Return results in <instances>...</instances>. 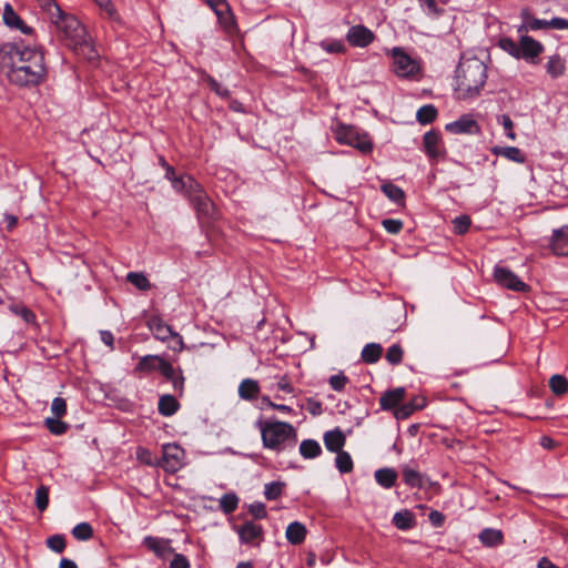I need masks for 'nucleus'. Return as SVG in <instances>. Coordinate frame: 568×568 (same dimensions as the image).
Listing matches in <instances>:
<instances>
[{
    "mask_svg": "<svg viewBox=\"0 0 568 568\" xmlns=\"http://www.w3.org/2000/svg\"><path fill=\"white\" fill-rule=\"evenodd\" d=\"M2 61L9 65L8 79L19 87L40 84L47 75L43 52L22 42L6 43L1 48Z\"/></svg>",
    "mask_w": 568,
    "mask_h": 568,
    "instance_id": "nucleus-1",
    "label": "nucleus"
},
{
    "mask_svg": "<svg viewBox=\"0 0 568 568\" xmlns=\"http://www.w3.org/2000/svg\"><path fill=\"white\" fill-rule=\"evenodd\" d=\"M487 80V67L478 58L462 59L455 75V93L459 100H470L479 95Z\"/></svg>",
    "mask_w": 568,
    "mask_h": 568,
    "instance_id": "nucleus-2",
    "label": "nucleus"
},
{
    "mask_svg": "<svg viewBox=\"0 0 568 568\" xmlns=\"http://www.w3.org/2000/svg\"><path fill=\"white\" fill-rule=\"evenodd\" d=\"M264 448L281 453L292 448L297 442V432L293 425L281 420H257Z\"/></svg>",
    "mask_w": 568,
    "mask_h": 568,
    "instance_id": "nucleus-3",
    "label": "nucleus"
},
{
    "mask_svg": "<svg viewBox=\"0 0 568 568\" xmlns=\"http://www.w3.org/2000/svg\"><path fill=\"white\" fill-rule=\"evenodd\" d=\"M51 23L55 26L60 39L67 47L73 50L90 47L85 28L74 16L62 11V14L53 18Z\"/></svg>",
    "mask_w": 568,
    "mask_h": 568,
    "instance_id": "nucleus-4",
    "label": "nucleus"
},
{
    "mask_svg": "<svg viewBox=\"0 0 568 568\" xmlns=\"http://www.w3.org/2000/svg\"><path fill=\"white\" fill-rule=\"evenodd\" d=\"M390 55L393 59V71L397 77L412 79L420 73V62L410 57L403 48H393Z\"/></svg>",
    "mask_w": 568,
    "mask_h": 568,
    "instance_id": "nucleus-5",
    "label": "nucleus"
},
{
    "mask_svg": "<svg viewBox=\"0 0 568 568\" xmlns=\"http://www.w3.org/2000/svg\"><path fill=\"white\" fill-rule=\"evenodd\" d=\"M335 138L338 143L356 148L363 153H368L373 149L369 136L353 125H338Z\"/></svg>",
    "mask_w": 568,
    "mask_h": 568,
    "instance_id": "nucleus-6",
    "label": "nucleus"
},
{
    "mask_svg": "<svg viewBox=\"0 0 568 568\" xmlns=\"http://www.w3.org/2000/svg\"><path fill=\"white\" fill-rule=\"evenodd\" d=\"M185 193L200 219L209 220L214 217L215 205L197 182L196 186H189Z\"/></svg>",
    "mask_w": 568,
    "mask_h": 568,
    "instance_id": "nucleus-7",
    "label": "nucleus"
},
{
    "mask_svg": "<svg viewBox=\"0 0 568 568\" xmlns=\"http://www.w3.org/2000/svg\"><path fill=\"white\" fill-rule=\"evenodd\" d=\"M494 278L496 283L507 290L515 292H528L529 285L523 282L511 270L497 265L494 270Z\"/></svg>",
    "mask_w": 568,
    "mask_h": 568,
    "instance_id": "nucleus-8",
    "label": "nucleus"
},
{
    "mask_svg": "<svg viewBox=\"0 0 568 568\" xmlns=\"http://www.w3.org/2000/svg\"><path fill=\"white\" fill-rule=\"evenodd\" d=\"M183 458L184 450L180 446L168 444L163 446V456L156 465L162 467L166 473L173 474L183 466Z\"/></svg>",
    "mask_w": 568,
    "mask_h": 568,
    "instance_id": "nucleus-9",
    "label": "nucleus"
},
{
    "mask_svg": "<svg viewBox=\"0 0 568 568\" xmlns=\"http://www.w3.org/2000/svg\"><path fill=\"white\" fill-rule=\"evenodd\" d=\"M346 40L353 47L365 48L368 47L375 40V34L365 26L357 24L348 29Z\"/></svg>",
    "mask_w": 568,
    "mask_h": 568,
    "instance_id": "nucleus-10",
    "label": "nucleus"
},
{
    "mask_svg": "<svg viewBox=\"0 0 568 568\" xmlns=\"http://www.w3.org/2000/svg\"><path fill=\"white\" fill-rule=\"evenodd\" d=\"M542 51L544 45L539 41L529 36H523L520 38V58L535 63Z\"/></svg>",
    "mask_w": 568,
    "mask_h": 568,
    "instance_id": "nucleus-11",
    "label": "nucleus"
},
{
    "mask_svg": "<svg viewBox=\"0 0 568 568\" xmlns=\"http://www.w3.org/2000/svg\"><path fill=\"white\" fill-rule=\"evenodd\" d=\"M445 129L454 134H471L479 131L477 122L470 114H464L458 120L447 123Z\"/></svg>",
    "mask_w": 568,
    "mask_h": 568,
    "instance_id": "nucleus-12",
    "label": "nucleus"
},
{
    "mask_svg": "<svg viewBox=\"0 0 568 568\" xmlns=\"http://www.w3.org/2000/svg\"><path fill=\"white\" fill-rule=\"evenodd\" d=\"M424 151L430 159L442 158L445 153L440 133L432 130L424 135Z\"/></svg>",
    "mask_w": 568,
    "mask_h": 568,
    "instance_id": "nucleus-13",
    "label": "nucleus"
},
{
    "mask_svg": "<svg viewBox=\"0 0 568 568\" xmlns=\"http://www.w3.org/2000/svg\"><path fill=\"white\" fill-rule=\"evenodd\" d=\"M2 19L7 27L20 30L24 34H31L33 31V29L27 26L26 22L17 14L9 3L4 6Z\"/></svg>",
    "mask_w": 568,
    "mask_h": 568,
    "instance_id": "nucleus-14",
    "label": "nucleus"
},
{
    "mask_svg": "<svg viewBox=\"0 0 568 568\" xmlns=\"http://www.w3.org/2000/svg\"><path fill=\"white\" fill-rule=\"evenodd\" d=\"M148 327L153 336L162 342L169 341L175 334L172 327L158 316H152L148 321Z\"/></svg>",
    "mask_w": 568,
    "mask_h": 568,
    "instance_id": "nucleus-15",
    "label": "nucleus"
},
{
    "mask_svg": "<svg viewBox=\"0 0 568 568\" xmlns=\"http://www.w3.org/2000/svg\"><path fill=\"white\" fill-rule=\"evenodd\" d=\"M406 390L404 387H397L390 390H387L379 398V404L382 409L390 410L396 408L398 404L405 398Z\"/></svg>",
    "mask_w": 568,
    "mask_h": 568,
    "instance_id": "nucleus-16",
    "label": "nucleus"
},
{
    "mask_svg": "<svg viewBox=\"0 0 568 568\" xmlns=\"http://www.w3.org/2000/svg\"><path fill=\"white\" fill-rule=\"evenodd\" d=\"M237 532L243 544H251L262 537L263 528L261 525L247 521L237 529Z\"/></svg>",
    "mask_w": 568,
    "mask_h": 568,
    "instance_id": "nucleus-17",
    "label": "nucleus"
},
{
    "mask_svg": "<svg viewBox=\"0 0 568 568\" xmlns=\"http://www.w3.org/2000/svg\"><path fill=\"white\" fill-rule=\"evenodd\" d=\"M346 442L345 435L339 428L328 430L324 434V444L327 450L337 453L343 450Z\"/></svg>",
    "mask_w": 568,
    "mask_h": 568,
    "instance_id": "nucleus-18",
    "label": "nucleus"
},
{
    "mask_svg": "<svg viewBox=\"0 0 568 568\" xmlns=\"http://www.w3.org/2000/svg\"><path fill=\"white\" fill-rule=\"evenodd\" d=\"M165 178L171 181L174 190L179 192H185L189 186H196V181L191 176H175V171L173 166H168L165 170Z\"/></svg>",
    "mask_w": 568,
    "mask_h": 568,
    "instance_id": "nucleus-19",
    "label": "nucleus"
},
{
    "mask_svg": "<svg viewBox=\"0 0 568 568\" xmlns=\"http://www.w3.org/2000/svg\"><path fill=\"white\" fill-rule=\"evenodd\" d=\"M261 387L257 381L245 378L239 386V396L245 400H254L258 397Z\"/></svg>",
    "mask_w": 568,
    "mask_h": 568,
    "instance_id": "nucleus-20",
    "label": "nucleus"
},
{
    "mask_svg": "<svg viewBox=\"0 0 568 568\" xmlns=\"http://www.w3.org/2000/svg\"><path fill=\"white\" fill-rule=\"evenodd\" d=\"M551 250L556 255H568V229L554 232Z\"/></svg>",
    "mask_w": 568,
    "mask_h": 568,
    "instance_id": "nucleus-21",
    "label": "nucleus"
},
{
    "mask_svg": "<svg viewBox=\"0 0 568 568\" xmlns=\"http://www.w3.org/2000/svg\"><path fill=\"white\" fill-rule=\"evenodd\" d=\"M491 152L495 155L504 156L507 160L516 162V163H525L526 162V155L517 146H495L491 149Z\"/></svg>",
    "mask_w": 568,
    "mask_h": 568,
    "instance_id": "nucleus-22",
    "label": "nucleus"
},
{
    "mask_svg": "<svg viewBox=\"0 0 568 568\" xmlns=\"http://www.w3.org/2000/svg\"><path fill=\"white\" fill-rule=\"evenodd\" d=\"M285 536L292 545H300L305 540L306 527L300 521H293L287 526Z\"/></svg>",
    "mask_w": 568,
    "mask_h": 568,
    "instance_id": "nucleus-23",
    "label": "nucleus"
},
{
    "mask_svg": "<svg viewBox=\"0 0 568 568\" xmlns=\"http://www.w3.org/2000/svg\"><path fill=\"white\" fill-rule=\"evenodd\" d=\"M180 408V404L173 395H162L159 399L158 409L162 416H172Z\"/></svg>",
    "mask_w": 568,
    "mask_h": 568,
    "instance_id": "nucleus-24",
    "label": "nucleus"
},
{
    "mask_svg": "<svg viewBox=\"0 0 568 568\" xmlns=\"http://www.w3.org/2000/svg\"><path fill=\"white\" fill-rule=\"evenodd\" d=\"M393 524L400 530H408L415 526L416 520L412 511L404 509L395 513Z\"/></svg>",
    "mask_w": 568,
    "mask_h": 568,
    "instance_id": "nucleus-25",
    "label": "nucleus"
},
{
    "mask_svg": "<svg viewBox=\"0 0 568 568\" xmlns=\"http://www.w3.org/2000/svg\"><path fill=\"white\" fill-rule=\"evenodd\" d=\"M402 475L404 483L409 486L410 488H422L424 485V476L410 468L409 466L405 465L402 468Z\"/></svg>",
    "mask_w": 568,
    "mask_h": 568,
    "instance_id": "nucleus-26",
    "label": "nucleus"
},
{
    "mask_svg": "<svg viewBox=\"0 0 568 568\" xmlns=\"http://www.w3.org/2000/svg\"><path fill=\"white\" fill-rule=\"evenodd\" d=\"M162 357L159 355H145L140 358L138 365L134 368L136 373H150L153 371H159L160 362Z\"/></svg>",
    "mask_w": 568,
    "mask_h": 568,
    "instance_id": "nucleus-27",
    "label": "nucleus"
},
{
    "mask_svg": "<svg viewBox=\"0 0 568 568\" xmlns=\"http://www.w3.org/2000/svg\"><path fill=\"white\" fill-rule=\"evenodd\" d=\"M504 536L501 530L494 528H485L479 534V540L487 547H495L503 542Z\"/></svg>",
    "mask_w": 568,
    "mask_h": 568,
    "instance_id": "nucleus-28",
    "label": "nucleus"
},
{
    "mask_svg": "<svg viewBox=\"0 0 568 568\" xmlns=\"http://www.w3.org/2000/svg\"><path fill=\"white\" fill-rule=\"evenodd\" d=\"M375 479L384 488H392L397 479V473L393 468H381L375 471Z\"/></svg>",
    "mask_w": 568,
    "mask_h": 568,
    "instance_id": "nucleus-29",
    "label": "nucleus"
},
{
    "mask_svg": "<svg viewBox=\"0 0 568 568\" xmlns=\"http://www.w3.org/2000/svg\"><path fill=\"white\" fill-rule=\"evenodd\" d=\"M546 70L551 78L561 77L566 70L565 60L559 54L549 57L546 63Z\"/></svg>",
    "mask_w": 568,
    "mask_h": 568,
    "instance_id": "nucleus-30",
    "label": "nucleus"
},
{
    "mask_svg": "<svg viewBox=\"0 0 568 568\" xmlns=\"http://www.w3.org/2000/svg\"><path fill=\"white\" fill-rule=\"evenodd\" d=\"M383 354V347L377 343H369L362 351V359L367 364L376 363Z\"/></svg>",
    "mask_w": 568,
    "mask_h": 568,
    "instance_id": "nucleus-31",
    "label": "nucleus"
},
{
    "mask_svg": "<svg viewBox=\"0 0 568 568\" xmlns=\"http://www.w3.org/2000/svg\"><path fill=\"white\" fill-rule=\"evenodd\" d=\"M322 453L321 445L314 439H305L300 445V454L305 459H312L320 456Z\"/></svg>",
    "mask_w": 568,
    "mask_h": 568,
    "instance_id": "nucleus-32",
    "label": "nucleus"
},
{
    "mask_svg": "<svg viewBox=\"0 0 568 568\" xmlns=\"http://www.w3.org/2000/svg\"><path fill=\"white\" fill-rule=\"evenodd\" d=\"M143 544L158 557H164L165 552L170 549L165 540L152 536L145 537Z\"/></svg>",
    "mask_w": 568,
    "mask_h": 568,
    "instance_id": "nucleus-33",
    "label": "nucleus"
},
{
    "mask_svg": "<svg viewBox=\"0 0 568 568\" xmlns=\"http://www.w3.org/2000/svg\"><path fill=\"white\" fill-rule=\"evenodd\" d=\"M425 406V399L422 398L420 403H406L397 407L395 410V417L397 419L408 418L415 410L422 409Z\"/></svg>",
    "mask_w": 568,
    "mask_h": 568,
    "instance_id": "nucleus-34",
    "label": "nucleus"
},
{
    "mask_svg": "<svg viewBox=\"0 0 568 568\" xmlns=\"http://www.w3.org/2000/svg\"><path fill=\"white\" fill-rule=\"evenodd\" d=\"M126 281L140 291H149L151 283L145 274L141 272H130L126 274Z\"/></svg>",
    "mask_w": 568,
    "mask_h": 568,
    "instance_id": "nucleus-35",
    "label": "nucleus"
},
{
    "mask_svg": "<svg viewBox=\"0 0 568 568\" xmlns=\"http://www.w3.org/2000/svg\"><path fill=\"white\" fill-rule=\"evenodd\" d=\"M437 116V109L433 104H426L418 109L416 119L420 124H429Z\"/></svg>",
    "mask_w": 568,
    "mask_h": 568,
    "instance_id": "nucleus-36",
    "label": "nucleus"
},
{
    "mask_svg": "<svg viewBox=\"0 0 568 568\" xmlns=\"http://www.w3.org/2000/svg\"><path fill=\"white\" fill-rule=\"evenodd\" d=\"M549 387L555 395H564L568 390V381L565 376L556 374L550 377Z\"/></svg>",
    "mask_w": 568,
    "mask_h": 568,
    "instance_id": "nucleus-37",
    "label": "nucleus"
},
{
    "mask_svg": "<svg viewBox=\"0 0 568 568\" xmlns=\"http://www.w3.org/2000/svg\"><path fill=\"white\" fill-rule=\"evenodd\" d=\"M336 454H337L336 458H335L336 468L342 474L351 473L353 470V466H354L351 455L344 450L337 452Z\"/></svg>",
    "mask_w": 568,
    "mask_h": 568,
    "instance_id": "nucleus-38",
    "label": "nucleus"
},
{
    "mask_svg": "<svg viewBox=\"0 0 568 568\" xmlns=\"http://www.w3.org/2000/svg\"><path fill=\"white\" fill-rule=\"evenodd\" d=\"M237 505L239 497L234 493L224 494L220 499V508L226 515L235 511Z\"/></svg>",
    "mask_w": 568,
    "mask_h": 568,
    "instance_id": "nucleus-39",
    "label": "nucleus"
},
{
    "mask_svg": "<svg viewBox=\"0 0 568 568\" xmlns=\"http://www.w3.org/2000/svg\"><path fill=\"white\" fill-rule=\"evenodd\" d=\"M382 191L390 201H393L395 203H400L404 201V197H405L404 191L399 186H397L390 182L383 184Z\"/></svg>",
    "mask_w": 568,
    "mask_h": 568,
    "instance_id": "nucleus-40",
    "label": "nucleus"
},
{
    "mask_svg": "<svg viewBox=\"0 0 568 568\" xmlns=\"http://www.w3.org/2000/svg\"><path fill=\"white\" fill-rule=\"evenodd\" d=\"M498 45L511 57L520 59V42L517 43L511 38L505 37L499 40Z\"/></svg>",
    "mask_w": 568,
    "mask_h": 568,
    "instance_id": "nucleus-41",
    "label": "nucleus"
},
{
    "mask_svg": "<svg viewBox=\"0 0 568 568\" xmlns=\"http://www.w3.org/2000/svg\"><path fill=\"white\" fill-rule=\"evenodd\" d=\"M72 535L78 540H89L93 536V528L89 523H80L72 529Z\"/></svg>",
    "mask_w": 568,
    "mask_h": 568,
    "instance_id": "nucleus-42",
    "label": "nucleus"
},
{
    "mask_svg": "<svg viewBox=\"0 0 568 568\" xmlns=\"http://www.w3.org/2000/svg\"><path fill=\"white\" fill-rule=\"evenodd\" d=\"M44 424L53 435H62L69 428L68 424L60 420L58 417H48L45 418Z\"/></svg>",
    "mask_w": 568,
    "mask_h": 568,
    "instance_id": "nucleus-43",
    "label": "nucleus"
},
{
    "mask_svg": "<svg viewBox=\"0 0 568 568\" xmlns=\"http://www.w3.org/2000/svg\"><path fill=\"white\" fill-rule=\"evenodd\" d=\"M284 486H285V484L282 481H271V483L265 484L264 495H265L266 499H268V500L277 499L282 495Z\"/></svg>",
    "mask_w": 568,
    "mask_h": 568,
    "instance_id": "nucleus-44",
    "label": "nucleus"
},
{
    "mask_svg": "<svg viewBox=\"0 0 568 568\" xmlns=\"http://www.w3.org/2000/svg\"><path fill=\"white\" fill-rule=\"evenodd\" d=\"M37 2L47 12L50 21L62 14V10L55 0H37Z\"/></svg>",
    "mask_w": 568,
    "mask_h": 568,
    "instance_id": "nucleus-45",
    "label": "nucleus"
},
{
    "mask_svg": "<svg viewBox=\"0 0 568 568\" xmlns=\"http://www.w3.org/2000/svg\"><path fill=\"white\" fill-rule=\"evenodd\" d=\"M404 351L399 344H393L386 352L385 358L392 365H398L403 361Z\"/></svg>",
    "mask_w": 568,
    "mask_h": 568,
    "instance_id": "nucleus-46",
    "label": "nucleus"
},
{
    "mask_svg": "<svg viewBox=\"0 0 568 568\" xmlns=\"http://www.w3.org/2000/svg\"><path fill=\"white\" fill-rule=\"evenodd\" d=\"M49 505V488L41 485L36 490V506L40 511H44Z\"/></svg>",
    "mask_w": 568,
    "mask_h": 568,
    "instance_id": "nucleus-47",
    "label": "nucleus"
},
{
    "mask_svg": "<svg viewBox=\"0 0 568 568\" xmlns=\"http://www.w3.org/2000/svg\"><path fill=\"white\" fill-rule=\"evenodd\" d=\"M48 548L57 554L64 551L67 542L63 535H52L45 541Z\"/></svg>",
    "mask_w": 568,
    "mask_h": 568,
    "instance_id": "nucleus-48",
    "label": "nucleus"
},
{
    "mask_svg": "<svg viewBox=\"0 0 568 568\" xmlns=\"http://www.w3.org/2000/svg\"><path fill=\"white\" fill-rule=\"evenodd\" d=\"M454 232L458 235L465 234L470 225L471 220L468 215H459L453 220Z\"/></svg>",
    "mask_w": 568,
    "mask_h": 568,
    "instance_id": "nucleus-49",
    "label": "nucleus"
},
{
    "mask_svg": "<svg viewBox=\"0 0 568 568\" xmlns=\"http://www.w3.org/2000/svg\"><path fill=\"white\" fill-rule=\"evenodd\" d=\"M10 311H11L13 314H16V315H18V316L22 317V318H23V321H24L26 323H28V324H29V323H33V322L36 321V315H34V313H33L31 310H29L28 307L23 306V305H20V304H13V305H11V306H10Z\"/></svg>",
    "mask_w": 568,
    "mask_h": 568,
    "instance_id": "nucleus-50",
    "label": "nucleus"
},
{
    "mask_svg": "<svg viewBox=\"0 0 568 568\" xmlns=\"http://www.w3.org/2000/svg\"><path fill=\"white\" fill-rule=\"evenodd\" d=\"M321 48L327 53H343L346 47L342 40H325L321 42Z\"/></svg>",
    "mask_w": 568,
    "mask_h": 568,
    "instance_id": "nucleus-51",
    "label": "nucleus"
},
{
    "mask_svg": "<svg viewBox=\"0 0 568 568\" xmlns=\"http://www.w3.org/2000/svg\"><path fill=\"white\" fill-rule=\"evenodd\" d=\"M347 383L348 377L343 373L329 377V386L336 392L344 390Z\"/></svg>",
    "mask_w": 568,
    "mask_h": 568,
    "instance_id": "nucleus-52",
    "label": "nucleus"
},
{
    "mask_svg": "<svg viewBox=\"0 0 568 568\" xmlns=\"http://www.w3.org/2000/svg\"><path fill=\"white\" fill-rule=\"evenodd\" d=\"M51 412L54 417L61 418L67 413V403L62 397H55L51 404Z\"/></svg>",
    "mask_w": 568,
    "mask_h": 568,
    "instance_id": "nucleus-53",
    "label": "nucleus"
},
{
    "mask_svg": "<svg viewBox=\"0 0 568 568\" xmlns=\"http://www.w3.org/2000/svg\"><path fill=\"white\" fill-rule=\"evenodd\" d=\"M248 513L255 518V519H264L267 516L266 507L261 501H255L248 506Z\"/></svg>",
    "mask_w": 568,
    "mask_h": 568,
    "instance_id": "nucleus-54",
    "label": "nucleus"
},
{
    "mask_svg": "<svg viewBox=\"0 0 568 568\" xmlns=\"http://www.w3.org/2000/svg\"><path fill=\"white\" fill-rule=\"evenodd\" d=\"M382 225L390 234H397L403 229V222L395 219H385L382 221Z\"/></svg>",
    "mask_w": 568,
    "mask_h": 568,
    "instance_id": "nucleus-55",
    "label": "nucleus"
},
{
    "mask_svg": "<svg viewBox=\"0 0 568 568\" xmlns=\"http://www.w3.org/2000/svg\"><path fill=\"white\" fill-rule=\"evenodd\" d=\"M159 371L161 372V374L168 379V381H173V378H175V376L178 375L179 372H176V369L172 366V364H170L169 362L164 361L162 358V361L160 362V365H159Z\"/></svg>",
    "mask_w": 568,
    "mask_h": 568,
    "instance_id": "nucleus-56",
    "label": "nucleus"
},
{
    "mask_svg": "<svg viewBox=\"0 0 568 568\" xmlns=\"http://www.w3.org/2000/svg\"><path fill=\"white\" fill-rule=\"evenodd\" d=\"M106 14L110 19L116 20L118 12L111 0H93Z\"/></svg>",
    "mask_w": 568,
    "mask_h": 568,
    "instance_id": "nucleus-57",
    "label": "nucleus"
},
{
    "mask_svg": "<svg viewBox=\"0 0 568 568\" xmlns=\"http://www.w3.org/2000/svg\"><path fill=\"white\" fill-rule=\"evenodd\" d=\"M500 124L503 125L504 130L506 131L507 138H509L510 140H515L516 134L514 132V122L510 119V116L507 114H503L500 118Z\"/></svg>",
    "mask_w": 568,
    "mask_h": 568,
    "instance_id": "nucleus-58",
    "label": "nucleus"
},
{
    "mask_svg": "<svg viewBox=\"0 0 568 568\" xmlns=\"http://www.w3.org/2000/svg\"><path fill=\"white\" fill-rule=\"evenodd\" d=\"M170 568H190V561L184 555L175 554L170 564Z\"/></svg>",
    "mask_w": 568,
    "mask_h": 568,
    "instance_id": "nucleus-59",
    "label": "nucleus"
},
{
    "mask_svg": "<svg viewBox=\"0 0 568 568\" xmlns=\"http://www.w3.org/2000/svg\"><path fill=\"white\" fill-rule=\"evenodd\" d=\"M209 84L211 90H213L217 95L222 98H227L230 95V91L224 88L221 83H219L216 80L210 78Z\"/></svg>",
    "mask_w": 568,
    "mask_h": 568,
    "instance_id": "nucleus-60",
    "label": "nucleus"
},
{
    "mask_svg": "<svg viewBox=\"0 0 568 568\" xmlns=\"http://www.w3.org/2000/svg\"><path fill=\"white\" fill-rule=\"evenodd\" d=\"M549 29L566 30L568 29V20L564 18H552L549 20Z\"/></svg>",
    "mask_w": 568,
    "mask_h": 568,
    "instance_id": "nucleus-61",
    "label": "nucleus"
},
{
    "mask_svg": "<svg viewBox=\"0 0 568 568\" xmlns=\"http://www.w3.org/2000/svg\"><path fill=\"white\" fill-rule=\"evenodd\" d=\"M428 518L435 527H442L445 521V516L438 510L430 511Z\"/></svg>",
    "mask_w": 568,
    "mask_h": 568,
    "instance_id": "nucleus-62",
    "label": "nucleus"
},
{
    "mask_svg": "<svg viewBox=\"0 0 568 568\" xmlns=\"http://www.w3.org/2000/svg\"><path fill=\"white\" fill-rule=\"evenodd\" d=\"M171 383L173 385V389L178 392L180 395H182L184 389V377L182 375L181 369H179L178 375L175 376V378H173V381H171Z\"/></svg>",
    "mask_w": 568,
    "mask_h": 568,
    "instance_id": "nucleus-63",
    "label": "nucleus"
},
{
    "mask_svg": "<svg viewBox=\"0 0 568 568\" xmlns=\"http://www.w3.org/2000/svg\"><path fill=\"white\" fill-rule=\"evenodd\" d=\"M205 2L217 13L221 14L227 8L225 0H205Z\"/></svg>",
    "mask_w": 568,
    "mask_h": 568,
    "instance_id": "nucleus-64",
    "label": "nucleus"
}]
</instances>
